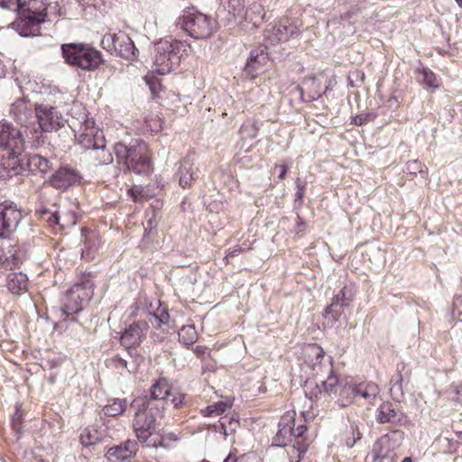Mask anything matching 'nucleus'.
<instances>
[{"instance_id":"1","label":"nucleus","mask_w":462,"mask_h":462,"mask_svg":"<svg viewBox=\"0 0 462 462\" xmlns=\"http://www.w3.org/2000/svg\"><path fill=\"white\" fill-rule=\"evenodd\" d=\"M295 412L287 411L280 420L278 431L273 437V444L278 447H284L292 443L291 451L297 453V457H292V461H300L302 456L309 448V442L304 437L307 430L305 425L295 426Z\"/></svg>"},{"instance_id":"2","label":"nucleus","mask_w":462,"mask_h":462,"mask_svg":"<svg viewBox=\"0 0 462 462\" xmlns=\"http://www.w3.org/2000/svg\"><path fill=\"white\" fill-rule=\"evenodd\" d=\"M114 152L120 162L137 174L148 175L152 171L148 144L141 140L126 144L123 142L114 145Z\"/></svg>"},{"instance_id":"3","label":"nucleus","mask_w":462,"mask_h":462,"mask_svg":"<svg viewBox=\"0 0 462 462\" xmlns=\"http://www.w3.org/2000/svg\"><path fill=\"white\" fill-rule=\"evenodd\" d=\"M152 409L140 404L134 413L132 427L138 441L148 448L163 447V438L161 433L160 423Z\"/></svg>"},{"instance_id":"4","label":"nucleus","mask_w":462,"mask_h":462,"mask_svg":"<svg viewBox=\"0 0 462 462\" xmlns=\"http://www.w3.org/2000/svg\"><path fill=\"white\" fill-rule=\"evenodd\" d=\"M47 5L43 0L15 1L14 6L20 15L15 26L20 35L31 36L38 33L39 25L46 17Z\"/></svg>"},{"instance_id":"5","label":"nucleus","mask_w":462,"mask_h":462,"mask_svg":"<svg viewBox=\"0 0 462 462\" xmlns=\"http://www.w3.org/2000/svg\"><path fill=\"white\" fill-rule=\"evenodd\" d=\"M190 48L184 42L171 38L161 39L154 44L153 68L161 75L170 73L180 63L181 52Z\"/></svg>"},{"instance_id":"6","label":"nucleus","mask_w":462,"mask_h":462,"mask_svg":"<svg viewBox=\"0 0 462 462\" xmlns=\"http://www.w3.org/2000/svg\"><path fill=\"white\" fill-rule=\"evenodd\" d=\"M61 50L65 62L73 67L92 70L102 63L101 53L90 47L69 43L63 44Z\"/></svg>"},{"instance_id":"7","label":"nucleus","mask_w":462,"mask_h":462,"mask_svg":"<svg viewBox=\"0 0 462 462\" xmlns=\"http://www.w3.org/2000/svg\"><path fill=\"white\" fill-rule=\"evenodd\" d=\"M77 132L79 143L87 150L95 151L96 157L100 159L99 163L109 164L112 162L113 157L105 150L104 138L102 135H98V130L92 118H87L80 123Z\"/></svg>"},{"instance_id":"8","label":"nucleus","mask_w":462,"mask_h":462,"mask_svg":"<svg viewBox=\"0 0 462 462\" xmlns=\"http://www.w3.org/2000/svg\"><path fill=\"white\" fill-rule=\"evenodd\" d=\"M93 294V282L88 277L82 278L67 291L62 302V312L66 316L78 314L91 300Z\"/></svg>"},{"instance_id":"9","label":"nucleus","mask_w":462,"mask_h":462,"mask_svg":"<svg viewBox=\"0 0 462 462\" xmlns=\"http://www.w3.org/2000/svg\"><path fill=\"white\" fill-rule=\"evenodd\" d=\"M177 25L194 39H207L215 30V21L199 12H186L180 17Z\"/></svg>"},{"instance_id":"10","label":"nucleus","mask_w":462,"mask_h":462,"mask_svg":"<svg viewBox=\"0 0 462 462\" xmlns=\"http://www.w3.org/2000/svg\"><path fill=\"white\" fill-rule=\"evenodd\" d=\"M305 364L313 371L315 375H323L325 373L332 372L331 360L324 361L325 352L317 344H310L302 350Z\"/></svg>"},{"instance_id":"11","label":"nucleus","mask_w":462,"mask_h":462,"mask_svg":"<svg viewBox=\"0 0 462 462\" xmlns=\"http://www.w3.org/2000/svg\"><path fill=\"white\" fill-rule=\"evenodd\" d=\"M35 114L39 127L42 132L56 131L62 127L66 122L57 107L48 105H37Z\"/></svg>"},{"instance_id":"12","label":"nucleus","mask_w":462,"mask_h":462,"mask_svg":"<svg viewBox=\"0 0 462 462\" xmlns=\"http://www.w3.org/2000/svg\"><path fill=\"white\" fill-rule=\"evenodd\" d=\"M24 142L22 133L6 121L0 122V147L11 152V154H20L23 150Z\"/></svg>"},{"instance_id":"13","label":"nucleus","mask_w":462,"mask_h":462,"mask_svg":"<svg viewBox=\"0 0 462 462\" xmlns=\"http://www.w3.org/2000/svg\"><path fill=\"white\" fill-rule=\"evenodd\" d=\"M171 394V389L168 382L165 379H160L152 385L149 397H145L141 405L156 410L157 413H160V410H163L164 405L168 403Z\"/></svg>"},{"instance_id":"14","label":"nucleus","mask_w":462,"mask_h":462,"mask_svg":"<svg viewBox=\"0 0 462 462\" xmlns=\"http://www.w3.org/2000/svg\"><path fill=\"white\" fill-rule=\"evenodd\" d=\"M81 179V174L76 169L63 166L51 175L49 183L54 189L65 191L69 187L79 184Z\"/></svg>"},{"instance_id":"15","label":"nucleus","mask_w":462,"mask_h":462,"mask_svg":"<svg viewBox=\"0 0 462 462\" xmlns=\"http://www.w3.org/2000/svg\"><path fill=\"white\" fill-rule=\"evenodd\" d=\"M23 217V212L12 204L0 207V237L14 232Z\"/></svg>"},{"instance_id":"16","label":"nucleus","mask_w":462,"mask_h":462,"mask_svg":"<svg viewBox=\"0 0 462 462\" xmlns=\"http://www.w3.org/2000/svg\"><path fill=\"white\" fill-rule=\"evenodd\" d=\"M137 442L134 440H126L124 443L110 448L106 454V462H127L134 457L137 451Z\"/></svg>"},{"instance_id":"17","label":"nucleus","mask_w":462,"mask_h":462,"mask_svg":"<svg viewBox=\"0 0 462 462\" xmlns=\"http://www.w3.org/2000/svg\"><path fill=\"white\" fill-rule=\"evenodd\" d=\"M147 330L145 322L130 325L121 336V343L125 347L136 346L142 342Z\"/></svg>"},{"instance_id":"18","label":"nucleus","mask_w":462,"mask_h":462,"mask_svg":"<svg viewBox=\"0 0 462 462\" xmlns=\"http://www.w3.org/2000/svg\"><path fill=\"white\" fill-rule=\"evenodd\" d=\"M197 170L198 168H195L191 156L188 155L180 162L177 175L181 188L189 187L192 181L198 178Z\"/></svg>"},{"instance_id":"19","label":"nucleus","mask_w":462,"mask_h":462,"mask_svg":"<svg viewBox=\"0 0 462 462\" xmlns=\"http://www.w3.org/2000/svg\"><path fill=\"white\" fill-rule=\"evenodd\" d=\"M114 53L128 60H134L137 58V49L132 39L124 32H119Z\"/></svg>"},{"instance_id":"20","label":"nucleus","mask_w":462,"mask_h":462,"mask_svg":"<svg viewBox=\"0 0 462 462\" xmlns=\"http://www.w3.org/2000/svg\"><path fill=\"white\" fill-rule=\"evenodd\" d=\"M300 30L296 25H287L277 23L273 26L272 30L267 32L266 37L272 42H286L291 37L298 36Z\"/></svg>"},{"instance_id":"21","label":"nucleus","mask_w":462,"mask_h":462,"mask_svg":"<svg viewBox=\"0 0 462 462\" xmlns=\"http://www.w3.org/2000/svg\"><path fill=\"white\" fill-rule=\"evenodd\" d=\"M375 416L379 423L397 424L403 418V414L392 402L382 403L377 409Z\"/></svg>"},{"instance_id":"22","label":"nucleus","mask_w":462,"mask_h":462,"mask_svg":"<svg viewBox=\"0 0 462 462\" xmlns=\"http://www.w3.org/2000/svg\"><path fill=\"white\" fill-rule=\"evenodd\" d=\"M269 62L268 54L263 50H253L247 60L245 70L255 77Z\"/></svg>"},{"instance_id":"23","label":"nucleus","mask_w":462,"mask_h":462,"mask_svg":"<svg viewBox=\"0 0 462 462\" xmlns=\"http://www.w3.org/2000/svg\"><path fill=\"white\" fill-rule=\"evenodd\" d=\"M44 215H48L47 221L51 225H59L61 228L72 226L77 222L76 214L72 211L59 210L54 213L43 212Z\"/></svg>"},{"instance_id":"24","label":"nucleus","mask_w":462,"mask_h":462,"mask_svg":"<svg viewBox=\"0 0 462 462\" xmlns=\"http://www.w3.org/2000/svg\"><path fill=\"white\" fill-rule=\"evenodd\" d=\"M352 290L346 286L342 288L340 291L334 297L332 303L326 308L327 314H332L334 319H337L339 312L334 309L337 306L347 307L352 300Z\"/></svg>"},{"instance_id":"25","label":"nucleus","mask_w":462,"mask_h":462,"mask_svg":"<svg viewBox=\"0 0 462 462\" xmlns=\"http://www.w3.org/2000/svg\"><path fill=\"white\" fill-rule=\"evenodd\" d=\"M8 157L4 158L0 165V178L8 179L14 175L19 174L21 167L17 156L19 154H11V152H7Z\"/></svg>"},{"instance_id":"26","label":"nucleus","mask_w":462,"mask_h":462,"mask_svg":"<svg viewBox=\"0 0 462 462\" xmlns=\"http://www.w3.org/2000/svg\"><path fill=\"white\" fill-rule=\"evenodd\" d=\"M351 393L354 396H361L371 402L378 395L379 388L374 383H363L351 387Z\"/></svg>"},{"instance_id":"27","label":"nucleus","mask_w":462,"mask_h":462,"mask_svg":"<svg viewBox=\"0 0 462 462\" xmlns=\"http://www.w3.org/2000/svg\"><path fill=\"white\" fill-rule=\"evenodd\" d=\"M220 3L235 18L253 19L248 14V10H245L244 0H220Z\"/></svg>"},{"instance_id":"28","label":"nucleus","mask_w":462,"mask_h":462,"mask_svg":"<svg viewBox=\"0 0 462 462\" xmlns=\"http://www.w3.org/2000/svg\"><path fill=\"white\" fill-rule=\"evenodd\" d=\"M6 282L9 291L18 294L26 290L28 278L23 273H10L7 275Z\"/></svg>"},{"instance_id":"29","label":"nucleus","mask_w":462,"mask_h":462,"mask_svg":"<svg viewBox=\"0 0 462 462\" xmlns=\"http://www.w3.org/2000/svg\"><path fill=\"white\" fill-rule=\"evenodd\" d=\"M10 113L20 125H23L28 123L30 111L27 109L23 100L18 99L12 104Z\"/></svg>"},{"instance_id":"30","label":"nucleus","mask_w":462,"mask_h":462,"mask_svg":"<svg viewBox=\"0 0 462 462\" xmlns=\"http://www.w3.org/2000/svg\"><path fill=\"white\" fill-rule=\"evenodd\" d=\"M28 168L32 172L46 173L51 169L50 162L38 154L32 155L28 158Z\"/></svg>"},{"instance_id":"31","label":"nucleus","mask_w":462,"mask_h":462,"mask_svg":"<svg viewBox=\"0 0 462 462\" xmlns=\"http://www.w3.org/2000/svg\"><path fill=\"white\" fill-rule=\"evenodd\" d=\"M128 402L126 399H113L103 408V412L106 416L116 417L121 415L126 410Z\"/></svg>"},{"instance_id":"32","label":"nucleus","mask_w":462,"mask_h":462,"mask_svg":"<svg viewBox=\"0 0 462 462\" xmlns=\"http://www.w3.org/2000/svg\"><path fill=\"white\" fill-rule=\"evenodd\" d=\"M362 439V433L359 427L355 422L350 424L349 430L343 433L341 442L346 448H353L355 444Z\"/></svg>"},{"instance_id":"33","label":"nucleus","mask_w":462,"mask_h":462,"mask_svg":"<svg viewBox=\"0 0 462 462\" xmlns=\"http://www.w3.org/2000/svg\"><path fill=\"white\" fill-rule=\"evenodd\" d=\"M179 341L189 347L198 340V333L193 325L183 326L178 333Z\"/></svg>"},{"instance_id":"34","label":"nucleus","mask_w":462,"mask_h":462,"mask_svg":"<svg viewBox=\"0 0 462 462\" xmlns=\"http://www.w3.org/2000/svg\"><path fill=\"white\" fill-rule=\"evenodd\" d=\"M170 315L164 309H158L154 313H149V322L156 328L166 330L164 327H168Z\"/></svg>"},{"instance_id":"35","label":"nucleus","mask_w":462,"mask_h":462,"mask_svg":"<svg viewBox=\"0 0 462 462\" xmlns=\"http://www.w3.org/2000/svg\"><path fill=\"white\" fill-rule=\"evenodd\" d=\"M101 436L97 430L88 427L80 430L79 440L85 447H89L99 442Z\"/></svg>"},{"instance_id":"36","label":"nucleus","mask_w":462,"mask_h":462,"mask_svg":"<svg viewBox=\"0 0 462 462\" xmlns=\"http://www.w3.org/2000/svg\"><path fill=\"white\" fill-rule=\"evenodd\" d=\"M231 406L232 402L230 401H221L207 406L201 410V413L205 417H216L225 412Z\"/></svg>"},{"instance_id":"37","label":"nucleus","mask_w":462,"mask_h":462,"mask_svg":"<svg viewBox=\"0 0 462 462\" xmlns=\"http://www.w3.org/2000/svg\"><path fill=\"white\" fill-rule=\"evenodd\" d=\"M419 79L427 88H438L440 86L436 75L428 68H422L419 71Z\"/></svg>"},{"instance_id":"38","label":"nucleus","mask_w":462,"mask_h":462,"mask_svg":"<svg viewBox=\"0 0 462 462\" xmlns=\"http://www.w3.org/2000/svg\"><path fill=\"white\" fill-rule=\"evenodd\" d=\"M328 374V376L326 380L321 381V384L323 387V391L325 393H331L337 392V378L336 375L333 374V371L331 373H325L324 374Z\"/></svg>"},{"instance_id":"39","label":"nucleus","mask_w":462,"mask_h":462,"mask_svg":"<svg viewBox=\"0 0 462 462\" xmlns=\"http://www.w3.org/2000/svg\"><path fill=\"white\" fill-rule=\"evenodd\" d=\"M118 33H106L101 41L102 47L105 50H107L111 53H114V50L116 49Z\"/></svg>"},{"instance_id":"40","label":"nucleus","mask_w":462,"mask_h":462,"mask_svg":"<svg viewBox=\"0 0 462 462\" xmlns=\"http://www.w3.org/2000/svg\"><path fill=\"white\" fill-rule=\"evenodd\" d=\"M306 396L310 399L318 398L319 394L322 393L320 387L313 381L307 380L304 385Z\"/></svg>"},{"instance_id":"41","label":"nucleus","mask_w":462,"mask_h":462,"mask_svg":"<svg viewBox=\"0 0 462 462\" xmlns=\"http://www.w3.org/2000/svg\"><path fill=\"white\" fill-rule=\"evenodd\" d=\"M128 193L134 201H140L147 197L142 186H134L128 189Z\"/></svg>"},{"instance_id":"42","label":"nucleus","mask_w":462,"mask_h":462,"mask_svg":"<svg viewBox=\"0 0 462 462\" xmlns=\"http://www.w3.org/2000/svg\"><path fill=\"white\" fill-rule=\"evenodd\" d=\"M184 400V394L178 392L172 391L171 397L168 399V402H170L175 408H179L182 405Z\"/></svg>"},{"instance_id":"43","label":"nucleus","mask_w":462,"mask_h":462,"mask_svg":"<svg viewBox=\"0 0 462 462\" xmlns=\"http://www.w3.org/2000/svg\"><path fill=\"white\" fill-rule=\"evenodd\" d=\"M107 362L108 365L114 366L117 369H127V362L119 356L113 357Z\"/></svg>"},{"instance_id":"44","label":"nucleus","mask_w":462,"mask_h":462,"mask_svg":"<svg viewBox=\"0 0 462 462\" xmlns=\"http://www.w3.org/2000/svg\"><path fill=\"white\" fill-rule=\"evenodd\" d=\"M258 128L255 126L254 124L250 125H244L241 127V132L243 134H248V136L250 138H254L256 136Z\"/></svg>"},{"instance_id":"45","label":"nucleus","mask_w":462,"mask_h":462,"mask_svg":"<svg viewBox=\"0 0 462 462\" xmlns=\"http://www.w3.org/2000/svg\"><path fill=\"white\" fill-rule=\"evenodd\" d=\"M21 420H22V413L19 411L18 407H16V411L12 419L13 428L15 430V432L19 433L21 430Z\"/></svg>"},{"instance_id":"46","label":"nucleus","mask_w":462,"mask_h":462,"mask_svg":"<svg viewBox=\"0 0 462 462\" xmlns=\"http://www.w3.org/2000/svg\"><path fill=\"white\" fill-rule=\"evenodd\" d=\"M368 116L365 115H358L353 118V123L356 125H362L367 122Z\"/></svg>"},{"instance_id":"47","label":"nucleus","mask_w":462,"mask_h":462,"mask_svg":"<svg viewBox=\"0 0 462 462\" xmlns=\"http://www.w3.org/2000/svg\"><path fill=\"white\" fill-rule=\"evenodd\" d=\"M420 163H419L417 161H413V162H410L408 163V170L410 171L411 173H415L416 171H421L420 170Z\"/></svg>"},{"instance_id":"48","label":"nucleus","mask_w":462,"mask_h":462,"mask_svg":"<svg viewBox=\"0 0 462 462\" xmlns=\"http://www.w3.org/2000/svg\"><path fill=\"white\" fill-rule=\"evenodd\" d=\"M193 352L199 356V357H202L204 356L205 354H207L208 352V348L206 346H197L194 349H193Z\"/></svg>"},{"instance_id":"49","label":"nucleus","mask_w":462,"mask_h":462,"mask_svg":"<svg viewBox=\"0 0 462 462\" xmlns=\"http://www.w3.org/2000/svg\"><path fill=\"white\" fill-rule=\"evenodd\" d=\"M296 186L298 188V191L296 193V197L298 199H301L302 197H303V189H304V186L303 184H301V181L298 179L297 181H296Z\"/></svg>"},{"instance_id":"50","label":"nucleus","mask_w":462,"mask_h":462,"mask_svg":"<svg viewBox=\"0 0 462 462\" xmlns=\"http://www.w3.org/2000/svg\"><path fill=\"white\" fill-rule=\"evenodd\" d=\"M14 5V0H0V6L2 7L12 8Z\"/></svg>"},{"instance_id":"51","label":"nucleus","mask_w":462,"mask_h":462,"mask_svg":"<svg viewBox=\"0 0 462 462\" xmlns=\"http://www.w3.org/2000/svg\"><path fill=\"white\" fill-rule=\"evenodd\" d=\"M248 10V14L250 15V17H252V15L249 14L250 11H253L254 14H261V11H262V6L260 5H256V4H254L250 8L247 9Z\"/></svg>"},{"instance_id":"52","label":"nucleus","mask_w":462,"mask_h":462,"mask_svg":"<svg viewBox=\"0 0 462 462\" xmlns=\"http://www.w3.org/2000/svg\"><path fill=\"white\" fill-rule=\"evenodd\" d=\"M286 447H287L286 451H287V454H288V456H289V459H290V461H291V462H294V461H292V457H294V458H295V457H297V453H296V452H294V453H293V452L291 451V448L292 447V443H291V444H290V445H287ZM295 462H296V461H295ZM297 462H300V461H297Z\"/></svg>"},{"instance_id":"53","label":"nucleus","mask_w":462,"mask_h":462,"mask_svg":"<svg viewBox=\"0 0 462 462\" xmlns=\"http://www.w3.org/2000/svg\"><path fill=\"white\" fill-rule=\"evenodd\" d=\"M277 168L280 169V173H279V179L282 180L284 179L286 173H287V167L285 165H280V166H277Z\"/></svg>"},{"instance_id":"54","label":"nucleus","mask_w":462,"mask_h":462,"mask_svg":"<svg viewBox=\"0 0 462 462\" xmlns=\"http://www.w3.org/2000/svg\"><path fill=\"white\" fill-rule=\"evenodd\" d=\"M455 393L457 396V400L459 402H462V383L459 386L455 388Z\"/></svg>"},{"instance_id":"55","label":"nucleus","mask_w":462,"mask_h":462,"mask_svg":"<svg viewBox=\"0 0 462 462\" xmlns=\"http://www.w3.org/2000/svg\"><path fill=\"white\" fill-rule=\"evenodd\" d=\"M26 462H48V461L36 457H33L32 459L28 458Z\"/></svg>"},{"instance_id":"56","label":"nucleus","mask_w":462,"mask_h":462,"mask_svg":"<svg viewBox=\"0 0 462 462\" xmlns=\"http://www.w3.org/2000/svg\"><path fill=\"white\" fill-rule=\"evenodd\" d=\"M224 462H237V459L229 455L227 457L225 458Z\"/></svg>"},{"instance_id":"57","label":"nucleus","mask_w":462,"mask_h":462,"mask_svg":"<svg viewBox=\"0 0 462 462\" xmlns=\"http://www.w3.org/2000/svg\"><path fill=\"white\" fill-rule=\"evenodd\" d=\"M402 462H411L410 457H405Z\"/></svg>"},{"instance_id":"58","label":"nucleus","mask_w":462,"mask_h":462,"mask_svg":"<svg viewBox=\"0 0 462 462\" xmlns=\"http://www.w3.org/2000/svg\"><path fill=\"white\" fill-rule=\"evenodd\" d=\"M456 2L462 8V0H456Z\"/></svg>"}]
</instances>
